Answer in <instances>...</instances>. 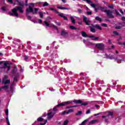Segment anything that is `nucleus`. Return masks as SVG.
I'll list each match as a JSON object with an SVG mask.
<instances>
[{"label":"nucleus","instance_id":"864d4df0","mask_svg":"<svg viewBox=\"0 0 125 125\" xmlns=\"http://www.w3.org/2000/svg\"><path fill=\"white\" fill-rule=\"evenodd\" d=\"M55 23H56V24H57V25H58V26H60V25H61V22H58V21H55Z\"/></svg>","mask_w":125,"mask_h":125},{"label":"nucleus","instance_id":"49530a36","mask_svg":"<svg viewBox=\"0 0 125 125\" xmlns=\"http://www.w3.org/2000/svg\"><path fill=\"white\" fill-rule=\"evenodd\" d=\"M52 27L53 28H54V29H55L56 30H58V28L55 25L53 24Z\"/></svg>","mask_w":125,"mask_h":125},{"label":"nucleus","instance_id":"423d86ee","mask_svg":"<svg viewBox=\"0 0 125 125\" xmlns=\"http://www.w3.org/2000/svg\"><path fill=\"white\" fill-rule=\"evenodd\" d=\"M95 47L99 50H104L105 48V44L102 43H98L95 44Z\"/></svg>","mask_w":125,"mask_h":125},{"label":"nucleus","instance_id":"393cba45","mask_svg":"<svg viewBox=\"0 0 125 125\" xmlns=\"http://www.w3.org/2000/svg\"><path fill=\"white\" fill-rule=\"evenodd\" d=\"M96 122H97V120H93L89 123V125H93V124H95V123H96Z\"/></svg>","mask_w":125,"mask_h":125},{"label":"nucleus","instance_id":"f3484780","mask_svg":"<svg viewBox=\"0 0 125 125\" xmlns=\"http://www.w3.org/2000/svg\"><path fill=\"white\" fill-rule=\"evenodd\" d=\"M114 13L115 15H117V16H122V15H121V14H120L119 12V10L115 9L114 11Z\"/></svg>","mask_w":125,"mask_h":125},{"label":"nucleus","instance_id":"f8f14e48","mask_svg":"<svg viewBox=\"0 0 125 125\" xmlns=\"http://www.w3.org/2000/svg\"><path fill=\"white\" fill-rule=\"evenodd\" d=\"M2 83H4V84H8V83H10V80H4L3 79L2 81Z\"/></svg>","mask_w":125,"mask_h":125},{"label":"nucleus","instance_id":"a19ab883","mask_svg":"<svg viewBox=\"0 0 125 125\" xmlns=\"http://www.w3.org/2000/svg\"><path fill=\"white\" fill-rule=\"evenodd\" d=\"M86 122H87V120H85L84 121H83L81 123V125H85V123H86Z\"/></svg>","mask_w":125,"mask_h":125},{"label":"nucleus","instance_id":"20e7f679","mask_svg":"<svg viewBox=\"0 0 125 125\" xmlns=\"http://www.w3.org/2000/svg\"><path fill=\"white\" fill-rule=\"evenodd\" d=\"M73 103H75V104H81L80 105H79V106H87V105H88V103H83V101H82V100H73Z\"/></svg>","mask_w":125,"mask_h":125},{"label":"nucleus","instance_id":"79ce46f5","mask_svg":"<svg viewBox=\"0 0 125 125\" xmlns=\"http://www.w3.org/2000/svg\"><path fill=\"white\" fill-rule=\"evenodd\" d=\"M68 123H69V121H68V120L64 121V122L63 123V125H68Z\"/></svg>","mask_w":125,"mask_h":125},{"label":"nucleus","instance_id":"8fccbe9b","mask_svg":"<svg viewBox=\"0 0 125 125\" xmlns=\"http://www.w3.org/2000/svg\"><path fill=\"white\" fill-rule=\"evenodd\" d=\"M108 7L111 9H114V6H113V5H108Z\"/></svg>","mask_w":125,"mask_h":125},{"label":"nucleus","instance_id":"6ab92c4d","mask_svg":"<svg viewBox=\"0 0 125 125\" xmlns=\"http://www.w3.org/2000/svg\"><path fill=\"white\" fill-rule=\"evenodd\" d=\"M49 9L50 10H52V11H54V12L56 13L57 14H59V13H60L59 11L56 10V9H54L53 8H50Z\"/></svg>","mask_w":125,"mask_h":125},{"label":"nucleus","instance_id":"5fc2aeb1","mask_svg":"<svg viewBox=\"0 0 125 125\" xmlns=\"http://www.w3.org/2000/svg\"><path fill=\"white\" fill-rule=\"evenodd\" d=\"M88 114H90V110L88 109L87 111L86 112V114L88 115Z\"/></svg>","mask_w":125,"mask_h":125},{"label":"nucleus","instance_id":"69168bd1","mask_svg":"<svg viewBox=\"0 0 125 125\" xmlns=\"http://www.w3.org/2000/svg\"><path fill=\"white\" fill-rule=\"evenodd\" d=\"M27 19L28 20H31V19H32V17L31 16H27Z\"/></svg>","mask_w":125,"mask_h":125},{"label":"nucleus","instance_id":"4be33fe9","mask_svg":"<svg viewBox=\"0 0 125 125\" xmlns=\"http://www.w3.org/2000/svg\"><path fill=\"white\" fill-rule=\"evenodd\" d=\"M81 115H83V111H78L75 114V116H81Z\"/></svg>","mask_w":125,"mask_h":125},{"label":"nucleus","instance_id":"0eeeda50","mask_svg":"<svg viewBox=\"0 0 125 125\" xmlns=\"http://www.w3.org/2000/svg\"><path fill=\"white\" fill-rule=\"evenodd\" d=\"M83 21L85 22V24L87 25V26H90V23H91V21L87 19V18H86V17H83Z\"/></svg>","mask_w":125,"mask_h":125},{"label":"nucleus","instance_id":"f704fd0d","mask_svg":"<svg viewBox=\"0 0 125 125\" xmlns=\"http://www.w3.org/2000/svg\"><path fill=\"white\" fill-rule=\"evenodd\" d=\"M43 120V118L42 117H39L37 119V122H42V120Z\"/></svg>","mask_w":125,"mask_h":125},{"label":"nucleus","instance_id":"4c0bfd02","mask_svg":"<svg viewBox=\"0 0 125 125\" xmlns=\"http://www.w3.org/2000/svg\"><path fill=\"white\" fill-rule=\"evenodd\" d=\"M51 19H52V18H51L50 17H47L46 20L48 22H50V20H51Z\"/></svg>","mask_w":125,"mask_h":125},{"label":"nucleus","instance_id":"58836bf2","mask_svg":"<svg viewBox=\"0 0 125 125\" xmlns=\"http://www.w3.org/2000/svg\"><path fill=\"white\" fill-rule=\"evenodd\" d=\"M57 107H58V106H57V105L55 107H54V108H53V111L54 112H56V111H57Z\"/></svg>","mask_w":125,"mask_h":125},{"label":"nucleus","instance_id":"6e6d98bb","mask_svg":"<svg viewBox=\"0 0 125 125\" xmlns=\"http://www.w3.org/2000/svg\"><path fill=\"white\" fill-rule=\"evenodd\" d=\"M93 41H97V40H99V37H96L93 39H92Z\"/></svg>","mask_w":125,"mask_h":125},{"label":"nucleus","instance_id":"e433bc0d","mask_svg":"<svg viewBox=\"0 0 125 125\" xmlns=\"http://www.w3.org/2000/svg\"><path fill=\"white\" fill-rule=\"evenodd\" d=\"M49 4H48V3H47V2H45L42 5V6L44 7V6H47L48 5H49Z\"/></svg>","mask_w":125,"mask_h":125},{"label":"nucleus","instance_id":"aec40b11","mask_svg":"<svg viewBox=\"0 0 125 125\" xmlns=\"http://www.w3.org/2000/svg\"><path fill=\"white\" fill-rule=\"evenodd\" d=\"M14 83H12L11 84V86L10 87V91H11V92H12V93H13V85H14Z\"/></svg>","mask_w":125,"mask_h":125},{"label":"nucleus","instance_id":"c03bdc74","mask_svg":"<svg viewBox=\"0 0 125 125\" xmlns=\"http://www.w3.org/2000/svg\"><path fill=\"white\" fill-rule=\"evenodd\" d=\"M77 11L80 14L83 13V10H82L81 9H78Z\"/></svg>","mask_w":125,"mask_h":125},{"label":"nucleus","instance_id":"a878e982","mask_svg":"<svg viewBox=\"0 0 125 125\" xmlns=\"http://www.w3.org/2000/svg\"><path fill=\"white\" fill-rule=\"evenodd\" d=\"M44 23L47 27H51L50 25H49V23H48V21H44Z\"/></svg>","mask_w":125,"mask_h":125},{"label":"nucleus","instance_id":"9b49d317","mask_svg":"<svg viewBox=\"0 0 125 125\" xmlns=\"http://www.w3.org/2000/svg\"><path fill=\"white\" fill-rule=\"evenodd\" d=\"M17 74H18V73H17V67L15 66L12 70V74L13 75V76H16Z\"/></svg>","mask_w":125,"mask_h":125},{"label":"nucleus","instance_id":"e2e57ef3","mask_svg":"<svg viewBox=\"0 0 125 125\" xmlns=\"http://www.w3.org/2000/svg\"><path fill=\"white\" fill-rule=\"evenodd\" d=\"M8 2H10V3H13V1L12 0H7Z\"/></svg>","mask_w":125,"mask_h":125},{"label":"nucleus","instance_id":"72a5a7b5","mask_svg":"<svg viewBox=\"0 0 125 125\" xmlns=\"http://www.w3.org/2000/svg\"><path fill=\"white\" fill-rule=\"evenodd\" d=\"M83 0L84 1H86L87 3H92V1L90 0Z\"/></svg>","mask_w":125,"mask_h":125},{"label":"nucleus","instance_id":"6e6552de","mask_svg":"<svg viewBox=\"0 0 125 125\" xmlns=\"http://www.w3.org/2000/svg\"><path fill=\"white\" fill-rule=\"evenodd\" d=\"M104 12L106 13L107 16H114L113 15V11L106 9L104 10Z\"/></svg>","mask_w":125,"mask_h":125},{"label":"nucleus","instance_id":"bb28decb","mask_svg":"<svg viewBox=\"0 0 125 125\" xmlns=\"http://www.w3.org/2000/svg\"><path fill=\"white\" fill-rule=\"evenodd\" d=\"M96 20H97V21H99L100 22H101L102 21V19H101V18H100L99 17H96L95 18Z\"/></svg>","mask_w":125,"mask_h":125},{"label":"nucleus","instance_id":"f03ea898","mask_svg":"<svg viewBox=\"0 0 125 125\" xmlns=\"http://www.w3.org/2000/svg\"><path fill=\"white\" fill-rule=\"evenodd\" d=\"M18 10H19L20 13H23V9L21 6H17L12 10V12H9V15H15V16H18V13L17 12Z\"/></svg>","mask_w":125,"mask_h":125},{"label":"nucleus","instance_id":"1a4fd4ad","mask_svg":"<svg viewBox=\"0 0 125 125\" xmlns=\"http://www.w3.org/2000/svg\"><path fill=\"white\" fill-rule=\"evenodd\" d=\"M0 88H1V89H3L5 91H6L7 93H9V90H8V88H9V85H6L5 86H3L1 87H0Z\"/></svg>","mask_w":125,"mask_h":125},{"label":"nucleus","instance_id":"13d9d810","mask_svg":"<svg viewBox=\"0 0 125 125\" xmlns=\"http://www.w3.org/2000/svg\"><path fill=\"white\" fill-rule=\"evenodd\" d=\"M42 22V19L38 20V23H39V24H41V23Z\"/></svg>","mask_w":125,"mask_h":125},{"label":"nucleus","instance_id":"603ef678","mask_svg":"<svg viewBox=\"0 0 125 125\" xmlns=\"http://www.w3.org/2000/svg\"><path fill=\"white\" fill-rule=\"evenodd\" d=\"M91 6H92V7L95 8L96 7V5L95 4L92 3L91 4Z\"/></svg>","mask_w":125,"mask_h":125},{"label":"nucleus","instance_id":"c756f323","mask_svg":"<svg viewBox=\"0 0 125 125\" xmlns=\"http://www.w3.org/2000/svg\"><path fill=\"white\" fill-rule=\"evenodd\" d=\"M68 111L67 110H64L62 112V115L63 116L66 115V114H68Z\"/></svg>","mask_w":125,"mask_h":125},{"label":"nucleus","instance_id":"4d7b16f0","mask_svg":"<svg viewBox=\"0 0 125 125\" xmlns=\"http://www.w3.org/2000/svg\"><path fill=\"white\" fill-rule=\"evenodd\" d=\"M5 114H6V115L7 116V115H8V109H6L5 110Z\"/></svg>","mask_w":125,"mask_h":125},{"label":"nucleus","instance_id":"39448f33","mask_svg":"<svg viewBox=\"0 0 125 125\" xmlns=\"http://www.w3.org/2000/svg\"><path fill=\"white\" fill-rule=\"evenodd\" d=\"M72 103H73V101L63 102L58 104L57 105V107H64V106H67V105H69V104H72Z\"/></svg>","mask_w":125,"mask_h":125},{"label":"nucleus","instance_id":"ea45409f","mask_svg":"<svg viewBox=\"0 0 125 125\" xmlns=\"http://www.w3.org/2000/svg\"><path fill=\"white\" fill-rule=\"evenodd\" d=\"M24 59L25 61H27L28 60V59H29V57H28L27 55H25L24 56Z\"/></svg>","mask_w":125,"mask_h":125},{"label":"nucleus","instance_id":"f257e3e1","mask_svg":"<svg viewBox=\"0 0 125 125\" xmlns=\"http://www.w3.org/2000/svg\"><path fill=\"white\" fill-rule=\"evenodd\" d=\"M4 62V63H3ZM3 63V66L0 67V73H1V72H5V69L6 68H7L6 73L8 74V72L10 70V69H11V65H10V64L9 63V62L8 61L3 62V61H0V65H1V64Z\"/></svg>","mask_w":125,"mask_h":125},{"label":"nucleus","instance_id":"2eb2a0df","mask_svg":"<svg viewBox=\"0 0 125 125\" xmlns=\"http://www.w3.org/2000/svg\"><path fill=\"white\" fill-rule=\"evenodd\" d=\"M81 35L83 38H86L88 37V35H87V34H86V33H85V32L84 31H82L81 32Z\"/></svg>","mask_w":125,"mask_h":125},{"label":"nucleus","instance_id":"5701e85b","mask_svg":"<svg viewBox=\"0 0 125 125\" xmlns=\"http://www.w3.org/2000/svg\"><path fill=\"white\" fill-rule=\"evenodd\" d=\"M69 28L71 30H80V28H77L76 27L72 25L69 26Z\"/></svg>","mask_w":125,"mask_h":125},{"label":"nucleus","instance_id":"338daca9","mask_svg":"<svg viewBox=\"0 0 125 125\" xmlns=\"http://www.w3.org/2000/svg\"><path fill=\"white\" fill-rule=\"evenodd\" d=\"M100 9H101V10H102V11H104V7H100Z\"/></svg>","mask_w":125,"mask_h":125},{"label":"nucleus","instance_id":"3c124183","mask_svg":"<svg viewBox=\"0 0 125 125\" xmlns=\"http://www.w3.org/2000/svg\"><path fill=\"white\" fill-rule=\"evenodd\" d=\"M102 25H103V27H108V25H107V24H106V23H102Z\"/></svg>","mask_w":125,"mask_h":125},{"label":"nucleus","instance_id":"774afa93","mask_svg":"<svg viewBox=\"0 0 125 125\" xmlns=\"http://www.w3.org/2000/svg\"><path fill=\"white\" fill-rule=\"evenodd\" d=\"M122 21H125V17H122Z\"/></svg>","mask_w":125,"mask_h":125},{"label":"nucleus","instance_id":"dca6fc26","mask_svg":"<svg viewBox=\"0 0 125 125\" xmlns=\"http://www.w3.org/2000/svg\"><path fill=\"white\" fill-rule=\"evenodd\" d=\"M57 8H58L59 9H61V10H69V8H66L65 7H62V6H58Z\"/></svg>","mask_w":125,"mask_h":125},{"label":"nucleus","instance_id":"cd10ccee","mask_svg":"<svg viewBox=\"0 0 125 125\" xmlns=\"http://www.w3.org/2000/svg\"><path fill=\"white\" fill-rule=\"evenodd\" d=\"M113 33L114 35H111L112 37H115V36H119V33H118L117 31H113Z\"/></svg>","mask_w":125,"mask_h":125},{"label":"nucleus","instance_id":"ddd939ff","mask_svg":"<svg viewBox=\"0 0 125 125\" xmlns=\"http://www.w3.org/2000/svg\"><path fill=\"white\" fill-rule=\"evenodd\" d=\"M108 115H107V118H109V117H111V118H114V113L111 111H107Z\"/></svg>","mask_w":125,"mask_h":125},{"label":"nucleus","instance_id":"7ed1b4c3","mask_svg":"<svg viewBox=\"0 0 125 125\" xmlns=\"http://www.w3.org/2000/svg\"><path fill=\"white\" fill-rule=\"evenodd\" d=\"M38 11H39V9L35 8L34 9L31 6L27 8L26 10V13H32V14L34 15L38 14Z\"/></svg>","mask_w":125,"mask_h":125},{"label":"nucleus","instance_id":"a211bd4d","mask_svg":"<svg viewBox=\"0 0 125 125\" xmlns=\"http://www.w3.org/2000/svg\"><path fill=\"white\" fill-rule=\"evenodd\" d=\"M61 36H66V35H68V32H66L65 30H62V32L61 33Z\"/></svg>","mask_w":125,"mask_h":125},{"label":"nucleus","instance_id":"a18cd8bd","mask_svg":"<svg viewBox=\"0 0 125 125\" xmlns=\"http://www.w3.org/2000/svg\"><path fill=\"white\" fill-rule=\"evenodd\" d=\"M38 13L40 16H43V13H42V11L39 12Z\"/></svg>","mask_w":125,"mask_h":125},{"label":"nucleus","instance_id":"c9c22d12","mask_svg":"<svg viewBox=\"0 0 125 125\" xmlns=\"http://www.w3.org/2000/svg\"><path fill=\"white\" fill-rule=\"evenodd\" d=\"M6 121H7V124L8 125H10V123L9 122V120H8V117L6 118Z\"/></svg>","mask_w":125,"mask_h":125},{"label":"nucleus","instance_id":"2f4dec72","mask_svg":"<svg viewBox=\"0 0 125 125\" xmlns=\"http://www.w3.org/2000/svg\"><path fill=\"white\" fill-rule=\"evenodd\" d=\"M1 9L2 10V11H7V9H6V8H5V7H1Z\"/></svg>","mask_w":125,"mask_h":125},{"label":"nucleus","instance_id":"680f3d73","mask_svg":"<svg viewBox=\"0 0 125 125\" xmlns=\"http://www.w3.org/2000/svg\"><path fill=\"white\" fill-rule=\"evenodd\" d=\"M116 29H122V27L120 26H117L115 27Z\"/></svg>","mask_w":125,"mask_h":125},{"label":"nucleus","instance_id":"7c9ffc66","mask_svg":"<svg viewBox=\"0 0 125 125\" xmlns=\"http://www.w3.org/2000/svg\"><path fill=\"white\" fill-rule=\"evenodd\" d=\"M118 10L122 15H125V13L123 11V9H119Z\"/></svg>","mask_w":125,"mask_h":125},{"label":"nucleus","instance_id":"9d476101","mask_svg":"<svg viewBox=\"0 0 125 125\" xmlns=\"http://www.w3.org/2000/svg\"><path fill=\"white\" fill-rule=\"evenodd\" d=\"M55 114H56V112H49L47 113V115H48V120H50V119H52V118H53V117H54V115H55Z\"/></svg>","mask_w":125,"mask_h":125},{"label":"nucleus","instance_id":"37998d69","mask_svg":"<svg viewBox=\"0 0 125 125\" xmlns=\"http://www.w3.org/2000/svg\"><path fill=\"white\" fill-rule=\"evenodd\" d=\"M47 123V120H45V122L44 123H40V125H46V123Z\"/></svg>","mask_w":125,"mask_h":125},{"label":"nucleus","instance_id":"0e129e2a","mask_svg":"<svg viewBox=\"0 0 125 125\" xmlns=\"http://www.w3.org/2000/svg\"><path fill=\"white\" fill-rule=\"evenodd\" d=\"M108 59H114V57L112 55L109 56Z\"/></svg>","mask_w":125,"mask_h":125},{"label":"nucleus","instance_id":"de8ad7c7","mask_svg":"<svg viewBox=\"0 0 125 125\" xmlns=\"http://www.w3.org/2000/svg\"><path fill=\"white\" fill-rule=\"evenodd\" d=\"M62 17H63L64 20H65V21H68V18L66 16H62Z\"/></svg>","mask_w":125,"mask_h":125},{"label":"nucleus","instance_id":"b1692460","mask_svg":"<svg viewBox=\"0 0 125 125\" xmlns=\"http://www.w3.org/2000/svg\"><path fill=\"white\" fill-rule=\"evenodd\" d=\"M14 76H15V77L14 78V81H13V82H17V79L18 78V76H19V74L17 73V75H14Z\"/></svg>","mask_w":125,"mask_h":125},{"label":"nucleus","instance_id":"052dcab7","mask_svg":"<svg viewBox=\"0 0 125 125\" xmlns=\"http://www.w3.org/2000/svg\"><path fill=\"white\" fill-rule=\"evenodd\" d=\"M118 44H120V45H125V42H123V43H122V42H118Z\"/></svg>","mask_w":125,"mask_h":125},{"label":"nucleus","instance_id":"473e14b6","mask_svg":"<svg viewBox=\"0 0 125 125\" xmlns=\"http://www.w3.org/2000/svg\"><path fill=\"white\" fill-rule=\"evenodd\" d=\"M74 109H70L67 111V114H70V113H73Z\"/></svg>","mask_w":125,"mask_h":125},{"label":"nucleus","instance_id":"09e8293b","mask_svg":"<svg viewBox=\"0 0 125 125\" xmlns=\"http://www.w3.org/2000/svg\"><path fill=\"white\" fill-rule=\"evenodd\" d=\"M92 14V12L91 11L87 12V15H91Z\"/></svg>","mask_w":125,"mask_h":125},{"label":"nucleus","instance_id":"412c9836","mask_svg":"<svg viewBox=\"0 0 125 125\" xmlns=\"http://www.w3.org/2000/svg\"><path fill=\"white\" fill-rule=\"evenodd\" d=\"M70 20L71 21L72 23H73V24L76 23V20L74 19V17L71 16Z\"/></svg>","mask_w":125,"mask_h":125},{"label":"nucleus","instance_id":"4468645a","mask_svg":"<svg viewBox=\"0 0 125 125\" xmlns=\"http://www.w3.org/2000/svg\"><path fill=\"white\" fill-rule=\"evenodd\" d=\"M94 28H96V29H98V30H100V31H102V28L100 27V26L98 24H95L94 25H92Z\"/></svg>","mask_w":125,"mask_h":125},{"label":"nucleus","instance_id":"c85d7f7f","mask_svg":"<svg viewBox=\"0 0 125 125\" xmlns=\"http://www.w3.org/2000/svg\"><path fill=\"white\" fill-rule=\"evenodd\" d=\"M90 31L92 32V33H95V32H96L95 29L92 27H90Z\"/></svg>","mask_w":125,"mask_h":125},{"label":"nucleus","instance_id":"bf43d9fd","mask_svg":"<svg viewBox=\"0 0 125 125\" xmlns=\"http://www.w3.org/2000/svg\"><path fill=\"white\" fill-rule=\"evenodd\" d=\"M29 5H30L31 6H33V7H34V6H35V3H29Z\"/></svg>","mask_w":125,"mask_h":125}]
</instances>
